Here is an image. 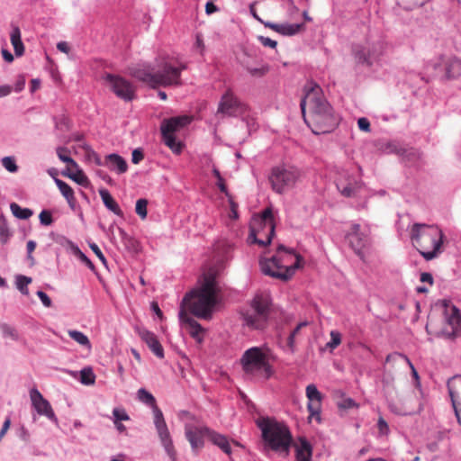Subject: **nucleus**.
Instances as JSON below:
<instances>
[{
  "label": "nucleus",
  "instance_id": "8",
  "mask_svg": "<svg viewBox=\"0 0 461 461\" xmlns=\"http://www.w3.org/2000/svg\"><path fill=\"white\" fill-rule=\"evenodd\" d=\"M249 240L252 243L266 247L275 234V222L271 208H266L261 215L254 216L250 221Z\"/></svg>",
  "mask_w": 461,
  "mask_h": 461
},
{
  "label": "nucleus",
  "instance_id": "34",
  "mask_svg": "<svg viewBox=\"0 0 461 461\" xmlns=\"http://www.w3.org/2000/svg\"><path fill=\"white\" fill-rule=\"evenodd\" d=\"M137 395H138V399L141 402H143V403H145V404H147V405H149V406H150L152 408L153 414H154V417H155L156 416V411L157 410H160L158 407L157 403H156L155 397L149 392L145 390L144 388H140L138 391Z\"/></svg>",
  "mask_w": 461,
  "mask_h": 461
},
{
  "label": "nucleus",
  "instance_id": "23",
  "mask_svg": "<svg viewBox=\"0 0 461 461\" xmlns=\"http://www.w3.org/2000/svg\"><path fill=\"white\" fill-rule=\"evenodd\" d=\"M211 430L206 427H187L185 437L193 449L201 448L203 445V437L208 436Z\"/></svg>",
  "mask_w": 461,
  "mask_h": 461
},
{
  "label": "nucleus",
  "instance_id": "51",
  "mask_svg": "<svg viewBox=\"0 0 461 461\" xmlns=\"http://www.w3.org/2000/svg\"><path fill=\"white\" fill-rule=\"evenodd\" d=\"M39 219L41 223L45 226H49L53 222L51 212L48 210L41 211Z\"/></svg>",
  "mask_w": 461,
  "mask_h": 461
},
{
  "label": "nucleus",
  "instance_id": "1",
  "mask_svg": "<svg viewBox=\"0 0 461 461\" xmlns=\"http://www.w3.org/2000/svg\"><path fill=\"white\" fill-rule=\"evenodd\" d=\"M409 366L415 376L418 375L410 359L403 354L393 352L386 357L384 366L383 391L390 410L399 415H411L420 411L421 404L414 392L399 393L394 386L393 373Z\"/></svg>",
  "mask_w": 461,
  "mask_h": 461
},
{
  "label": "nucleus",
  "instance_id": "32",
  "mask_svg": "<svg viewBox=\"0 0 461 461\" xmlns=\"http://www.w3.org/2000/svg\"><path fill=\"white\" fill-rule=\"evenodd\" d=\"M312 447L306 439H301L296 450V461H312Z\"/></svg>",
  "mask_w": 461,
  "mask_h": 461
},
{
  "label": "nucleus",
  "instance_id": "30",
  "mask_svg": "<svg viewBox=\"0 0 461 461\" xmlns=\"http://www.w3.org/2000/svg\"><path fill=\"white\" fill-rule=\"evenodd\" d=\"M55 183H56L59 190L62 194V195L67 200L69 206L72 209H74L76 203H77V199L75 197L74 191L71 188V186H69L66 182H64L59 178H55Z\"/></svg>",
  "mask_w": 461,
  "mask_h": 461
},
{
  "label": "nucleus",
  "instance_id": "57",
  "mask_svg": "<svg viewBox=\"0 0 461 461\" xmlns=\"http://www.w3.org/2000/svg\"><path fill=\"white\" fill-rule=\"evenodd\" d=\"M259 41L261 44L265 47H269L272 49H275L277 45V42L268 37L259 36L258 37Z\"/></svg>",
  "mask_w": 461,
  "mask_h": 461
},
{
  "label": "nucleus",
  "instance_id": "11",
  "mask_svg": "<svg viewBox=\"0 0 461 461\" xmlns=\"http://www.w3.org/2000/svg\"><path fill=\"white\" fill-rule=\"evenodd\" d=\"M346 240L354 252L364 260V250L371 245L370 227L368 225L361 226L358 223H352L346 233Z\"/></svg>",
  "mask_w": 461,
  "mask_h": 461
},
{
  "label": "nucleus",
  "instance_id": "19",
  "mask_svg": "<svg viewBox=\"0 0 461 461\" xmlns=\"http://www.w3.org/2000/svg\"><path fill=\"white\" fill-rule=\"evenodd\" d=\"M447 389L455 414L461 425V375H456L449 379Z\"/></svg>",
  "mask_w": 461,
  "mask_h": 461
},
{
  "label": "nucleus",
  "instance_id": "62",
  "mask_svg": "<svg viewBox=\"0 0 461 461\" xmlns=\"http://www.w3.org/2000/svg\"><path fill=\"white\" fill-rule=\"evenodd\" d=\"M229 201H230V212H231V214H230V217L231 218H237L238 217V204L236 203L233 202L231 196L229 194Z\"/></svg>",
  "mask_w": 461,
  "mask_h": 461
},
{
  "label": "nucleus",
  "instance_id": "18",
  "mask_svg": "<svg viewBox=\"0 0 461 461\" xmlns=\"http://www.w3.org/2000/svg\"><path fill=\"white\" fill-rule=\"evenodd\" d=\"M30 398L32 404L40 415H44L50 420H57L56 415L52 410L50 403L42 396L36 389L30 391Z\"/></svg>",
  "mask_w": 461,
  "mask_h": 461
},
{
  "label": "nucleus",
  "instance_id": "49",
  "mask_svg": "<svg viewBox=\"0 0 461 461\" xmlns=\"http://www.w3.org/2000/svg\"><path fill=\"white\" fill-rule=\"evenodd\" d=\"M2 165L7 171L11 173H14L18 170V167L15 163V160L11 157H5L2 159Z\"/></svg>",
  "mask_w": 461,
  "mask_h": 461
},
{
  "label": "nucleus",
  "instance_id": "33",
  "mask_svg": "<svg viewBox=\"0 0 461 461\" xmlns=\"http://www.w3.org/2000/svg\"><path fill=\"white\" fill-rule=\"evenodd\" d=\"M11 43L14 47L16 56H22L24 52V46L21 40V31L19 27L14 26L11 33Z\"/></svg>",
  "mask_w": 461,
  "mask_h": 461
},
{
  "label": "nucleus",
  "instance_id": "45",
  "mask_svg": "<svg viewBox=\"0 0 461 461\" xmlns=\"http://www.w3.org/2000/svg\"><path fill=\"white\" fill-rule=\"evenodd\" d=\"M307 323L306 322H301L299 323L295 328L294 330L291 332V334L289 335L288 339H287V347L290 348V350L292 352L294 351V348H295V338L296 336L298 335V333L300 332L301 329L304 326H306Z\"/></svg>",
  "mask_w": 461,
  "mask_h": 461
},
{
  "label": "nucleus",
  "instance_id": "12",
  "mask_svg": "<svg viewBox=\"0 0 461 461\" xmlns=\"http://www.w3.org/2000/svg\"><path fill=\"white\" fill-rule=\"evenodd\" d=\"M242 106V103L238 96L231 89L228 88L220 99L216 116L221 118L236 117L241 111Z\"/></svg>",
  "mask_w": 461,
  "mask_h": 461
},
{
  "label": "nucleus",
  "instance_id": "6",
  "mask_svg": "<svg viewBox=\"0 0 461 461\" xmlns=\"http://www.w3.org/2000/svg\"><path fill=\"white\" fill-rule=\"evenodd\" d=\"M303 259L299 254L280 245L276 256L260 260V267L265 275L286 281L303 267Z\"/></svg>",
  "mask_w": 461,
  "mask_h": 461
},
{
  "label": "nucleus",
  "instance_id": "2",
  "mask_svg": "<svg viewBox=\"0 0 461 461\" xmlns=\"http://www.w3.org/2000/svg\"><path fill=\"white\" fill-rule=\"evenodd\" d=\"M300 107L305 123L314 134L331 132L339 125V117L323 95L321 87L308 82L303 88Z\"/></svg>",
  "mask_w": 461,
  "mask_h": 461
},
{
  "label": "nucleus",
  "instance_id": "25",
  "mask_svg": "<svg viewBox=\"0 0 461 461\" xmlns=\"http://www.w3.org/2000/svg\"><path fill=\"white\" fill-rule=\"evenodd\" d=\"M139 336L158 357H164L163 347L153 332H150L147 330H139Z\"/></svg>",
  "mask_w": 461,
  "mask_h": 461
},
{
  "label": "nucleus",
  "instance_id": "9",
  "mask_svg": "<svg viewBox=\"0 0 461 461\" xmlns=\"http://www.w3.org/2000/svg\"><path fill=\"white\" fill-rule=\"evenodd\" d=\"M302 173L294 166L279 165L272 168L269 182L277 194H284L295 186L301 180Z\"/></svg>",
  "mask_w": 461,
  "mask_h": 461
},
{
  "label": "nucleus",
  "instance_id": "56",
  "mask_svg": "<svg viewBox=\"0 0 461 461\" xmlns=\"http://www.w3.org/2000/svg\"><path fill=\"white\" fill-rule=\"evenodd\" d=\"M143 158L144 154L140 149H136L132 151L131 161L133 164H139Z\"/></svg>",
  "mask_w": 461,
  "mask_h": 461
},
{
  "label": "nucleus",
  "instance_id": "14",
  "mask_svg": "<svg viewBox=\"0 0 461 461\" xmlns=\"http://www.w3.org/2000/svg\"><path fill=\"white\" fill-rule=\"evenodd\" d=\"M154 424L160 439V442L167 452V456L170 457L171 461L176 460V451L174 447L169 430L167 429V423L164 420L163 413L161 410L156 411V416L154 417Z\"/></svg>",
  "mask_w": 461,
  "mask_h": 461
},
{
  "label": "nucleus",
  "instance_id": "4",
  "mask_svg": "<svg viewBox=\"0 0 461 461\" xmlns=\"http://www.w3.org/2000/svg\"><path fill=\"white\" fill-rule=\"evenodd\" d=\"M216 281L212 276L204 277L200 288L186 294L181 303V309L197 318L209 320L217 303Z\"/></svg>",
  "mask_w": 461,
  "mask_h": 461
},
{
  "label": "nucleus",
  "instance_id": "52",
  "mask_svg": "<svg viewBox=\"0 0 461 461\" xmlns=\"http://www.w3.org/2000/svg\"><path fill=\"white\" fill-rule=\"evenodd\" d=\"M357 406L358 405L356 403V402L351 398H343L338 402V407L343 410H348Z\"/></svg>",
  "mask_w": 461,
  "mask_h": 461
},
{
  "label": "nucleus",
  "instance_id": "48",
  "mask_svg": "<svg viewBox=\"0 0 461 461\" xmlns=\"http://www.w3.org/2000/svg\"><path fill=\"white\" fill-rule=\"evenodd\" d=\"M57 155L61 161L67 164L68 162H72L73 164H75V160L72 158H70L69 150L67 148L59 147L57 149Z\"/></svg>",
  "mask_w": 461,
  "mask_h": 461
},
{
  "label": "nucleus",
  "instance_id": "42",
  "mask_svg": "<svg viewBox=\"0 0 461 461\" xmlns=\"http://www.w3.org/2000/svg\"><path fill=\"white\" fill-rule=\"evenodd\" d=\"M165 144L170 148L173 151L179 153L182 149V146L179 142H176V137L172 133L162 134Z\"/></svg>",
  "mask_w": 461,
  "mask_h": 461
},
{
  "label": "nucleus",
  "instance_id": "26",
  "mask_svg": "<svg viewBox=\"0 0 461 461\" xmlns=\"http://www.w3.org/2000/svg\"><path fill=\"white\" fill-rule=\"evenodd\" d=\"M271 299L267 294H256L251 302V309L267 317L269 315Z\"/></svg>",
  "mask_w": 461,
  "mask_h": 461
},
{
  "label": "nucleus",
  "instance_id": "47",
  "mask_svg": "<svg viewBox=\"0 0 461 461\" xmlns=\"http://www.w3.org/2000/svg\"><path fill=\"white\" fill-rule=\"evenodd\" d=\"M212 174L217 178V186L219 187L220 191L224 193L226 196H229L227 186L224 183L223 177L221 176L220 171L217 168H213Z\"/></svg>",
  "mask_w": 461,
  "mask_h": 461
},
{
  "label": "nucleus",
  "instance_id": "29",
  "mask_svg": "<svg viewBox=\"0 0 461 461\" xmlns=\"http://www.w3.org/2000/svg\"><path fill=\"white\" fill-rule=\"evenodd\" d=\"M99 194L102 198L104 204L109 209L111 212L115 213L118 216L122 215V211L121 210L117 202L113 199L108 190L101 189L99 190Z\"/></svg>",
  "mask_w": 461,
  "mask_h": 461
},
{
  "label": "nucleus",
  "instance_id": "5",
  "mask_svg": "<svg viewBox=\"0 0 461 461\" xmlns=\"http://www.w3.org/2000/svg\"><path fill=\"white\" fill-rule=\"evenodd\" d=\"M410 237L412 246L426 260H432L442 252L444 234L436 225L414 223Z\"/></svg>",
  "mask_w": 461,
  "mask_h": 461
},
{
  "label": "nucleus",
  "instance_id": "21",
  "mask_svg": "<svg viewBox=\"0 0 461 461\" xmlns=\"http://www.w3.org/2000/svg\"><path fill=\"white\" fill-rule=\"evenodd\" d=\"M179 319L190 336L196 341L202 342L204 330L201 324L190 317L185 309H180Z\"/></svg>",
  "mask_w": 461,
  "mask_h": 461
},
{
  "label": "nucleus",
  "instance_id": "17",
  "mask_svg": "<svg viewBox=\"0 0 461 461\" xmlns=\"http://www.w3.org/2000/svg\"><path fill=\"white\" fill-rule=\"evenodd\" d=\"M433 66L435 69L444 68L446 79H455L461 75V60L456 57H440Z\"/></svg>",
  "mask_w": 461,
  "mask_h": 461
},
{
  "label": "nucleus",
  "instance_id": "54",
  "mask_svg": "<svg viewBox=\"0 0 461 461\" xmlns=\"http://www.w3.org/2000/svg\"><path fill=\"white\" fill-rule=\"evenodd\" d=\"M377 428L381 435H387L389 433V426L384 418L380 417L377 421Z\"/></svg>",
  "mask_w": 461,
  "mask_h": 461
},
{
  "label": "nucleus",
  "instance_id": "55",
  "mask_svg": "<svg viewBox=\"0 0 461 461\" xmlns=\"http://www.w3.org/2000/svg\"><path fill=\"white\" fill-rule=\"evenodd\" d=\"M37 295L45 307H48V308L51 307L52 302L46 293H44L42 291H38Z\"/></svg>",
  "mask_w": 461,
  "mask_h": 461
},
{
  "label": "nucleus",
  "instance_id": "35",
  "mask_svg": "<svg viewBox=\"0 0 461 461\" xmlns=\"http://www.w3.org/2000/svg\"><path fill=\"white\" fill-rule=\"evenodd\" d=\"M245 69L253 77H263L269 72V66L267 64H262L258 67H252L249 64L244 65Z\"/></svg>",
  "mask_w": 461,
  "mask_h": 461
},
{
  "label": "nucleus",
  "instance_id": "31",
  "mask_svg": "<svg viewBox=\"0 0 461 461\" xmlns=\"http://www.w3.org/2000/svg\"><path fill=\"white\" fill-rule=\"evenodd\" d=\"M209 438L214 445L218 446L225 454L229 456L231 454L230 445L229 443L228 438L225 436L211 430V432H209Z\"/></svg>",
  "mask_w": 461,
  "mask_h": 461
},
{
  "label": "nucleus",
  "instance_id": "36",
  "mask_svg": "<svg viewBox=\"0 0 461 461\" xmlns=\"http://www.w3.org/2000/svg\"><path fill=\"white\" fill-rule=\"evenodd\" d=\"M394 151L410 161H415L421 158V152L416 149L395 148Z\"/></svg>",
  "mask_w": 461,
  "mask_h": 461
},
{
  "label": "nucleus",
  "instance_id": "24",
  "mask_svg": "<svg viewBox=\"0 0 461 461\" xmlns=\"http://www.w3.org/2000/svg\"><path fill=\"white\" fill-rule=\"evenodd\" d=\"M191 122V117L184 115L172 117L167 120H164L161 123V134H174L176 131H179L185 125Z\"/></svg>",
  "mask_w": 461,
  "mask_h": 461
},
{
  "label": "nucleus",
  "instance_id": "7",
  "mask_svg": "<svg viewBox=\"0 0 461 461\" xmlns=\"http://www.w3.org/2000/svg\"><path fill=\"white\" fill-rule=\"evenodd\" d=\"M257 425L262 432L264 441L273 451L285 456L289 454L293 437L287 426L271 418L258 419Z\"/></svg>",
  "mask_w": 461,
  "mask_h": 461
},
{
  "label": "nucleus",
  "instance_id": "22",
  "mask_svg": "<svg viewBox=\"0 0 461 461\" xmlns=\"http://www.w3.org/2000/svg\"><path fill=\"white\" fill-rule=\"evenodd\" d=\"M338 190L345 197H351L356 194L361 185L351 176L345 174L336 180Z\"/></svg>",
  "mask_w": 461,
  "mask_h": 461
},
{
  "label": "nucleus",
  "instance_id": "39",
  "mask_svg": "<svg viewBox=\"0 0 461 461\" xmlns=\"http://www.w3.org/2000/svg\"><path fill=\"white\" fill-rule=\"evenodd\" d=\"M354 54L359 63H366L368 65L372 63L373 55L367 52L364 47H357L354 50Z\"/></svg>",
  "mask_w": 461,
  "mask_h": 461
},
{
  "label": "nucleus",
  "instance_id": "38",
  "mask_svg": "<svg viewBox=\"0 0 461 461\" xmlns=\"http://www.w3.org/2000/svg\"><path fill=\"white\" fill-rule=\"evenodd\" d=\"M10 210L12 213L18 219L27 220L32 215V211L28 208H22L16 203L10 204Z\"/></svg>",
  "mask_w": 461,
  "mask_h": 461
},
{
  "label": "nucleus",
  "instance_id": "44",
  "mask_svg": "<svg viewBox=\"0 0 461 461\" xmlns=\"http://www.w3.org/2000/svg\"><path fill=\"white\" fill-rule=\"evenodd\" d=\"M0 330L5 338L11 339L12 340H17L19 339L17 330L6 323H2L0 325Z\"/></svg>",
  "mask_w": 461,
  "mask_h": 461
},
{
  "label": "nucleus",
  "instance_id": "46",
  "mask_svg": "<svg viewBox=\"0 0 461 461\" xmlns=\"http://www.w3.org/2000/svg\"><path fill=\"white\" fill-rule=\"evenodd\" d=\"M147 206H148V201L146 199H139L136 202V207L135 211L136 213L142 219H146L147 217Z\"/></svg>",
  "mask_w": 461,
  "mask_h": 461
},
{
  "label": "nucleus",
  "instance_id": "50",
  "mask_svg": "<svg viewBox=\"0 0 461 461\" xmlns=\"http://www.w3.org/2000/svg\"><path fill=\"white\" fill-rule=\"evenodd\" d=\"M330 341L327 344V346L331 348V349H334L336 348L340 343H341V335L339 332L338 331H334L332 330L330 332Z\"/></svg>",
  "mask_w": 461,
  "mask_h": 461
},
{
  "label": "nucleus",
  "instance_id": "53",
  "mask_svg": "<svg viewBox=\"0 0 461 461\" xmlns=\"http://www.w3.org/2000/svg\"><path fill=\"white\" fill-rule=\"evenodd\" d=\"M113 414L115 421L129 420H130L129 415L122 409H118V408L113 409Z\"/></svg>",
  "mask_w": 461,
  "mask_h": 461
},
{
  "label": "nucleus",
  "instance_id": "28",
  "mask_svg": "<svg viewBox=\"0 0 461 461\" xmlns=\"http://www.w3.org/2000/svg\"><path fill=\"white\" fill-rule=\"evenodd\" d=\"M243 319L246 325L249 328L260 330L266 326L268 317L256 312L251 309V312H247L243 314Z\"/></svg>",
  "mask_w": 461,
  "mask_h": 461
},
{
  "label": "nucleus",
  "instance_id": "27",
  "mask_svg": "<svg viewBox=\"0 0 461 461\" xmlns=\"http://www.w3.org/2000/svg\"><path fill=\"white\" fill-rule=\"evenodd\" d=\"M105 167L111 171H115L117 174H124L128 170L126 160L122 156L115 153L106 156Z\"/></svg>",
  "mask_w": 461,
  "mask_h": 461
},
{
  "label": "nucleus",
  "instance_id": "59",
  "mask_svg": "<svg viewBox=\"0 0 461 461\" xmlns=\"http://www.w3.org/2000/svg\"><path fill=\"white\" fill-rule=\"evenodd\" d=\"M89 158H93L95 163L97 165V166H104L105 167V163H106V156L104 157V159L103 160L100 156L95 152V151H91L89 153Z\"/></svg>",
  "mask_w": 461,
  "mask_h": 461
},
{
  "label": "nucleus",
  "instance_id": "3",
  "mask_svg": "<svg viewBox=\"0 0 461 461\" xmlns=\"http://www.w3.org/2000/svg\"><path fill=\"white\" fill-rule=\"evenodd\" d=\"M186 66L173 58H160L156 65H140L131 69V75L149 86H171L181 85V72Z\"/></svg>",
  "mask_w": 461,
  "mask_h": 461
},
{
  "label": "nucleus",
  "instance_id": "60",
  "mask_svg": "<svg viewBox=\"0 0 461 461\" xmlns=\"http://www.w3.org/2000/svg\"><path fill=\"white\" fill-rule=\"evenodd\" d=\"M90 248L92 249V251L95 254V256L103 262V263H105L106 262V259L103 254V252L101 251V249H99V247L95 244V243H93V244H90Z\"/></svg>",
  "mask_w": 461,
  "mask_h": 461
},
{
  "label": "nucleus",
  "instance_id": "63",
  "mask_svg": "<svg viewBox=\"0 0 461 461\" xmlns=\"http://www.w3.org/2000/svg\"><path fill=\"white\" fill-rule=\"evenodd\" d=\"M57 48L59 51L61 52H64L66 54H68L69 50H70V48L68 46V43L66 42V41H59L58 44H57Z\"/></svg>",
  "mask_w": 461,
  "mask_h": 461
},
{
  "label": "nucleus",
  "instance_id": "16",
  "mask_svg": "<svg viewBox=\"0 0 461 461\" xmlns=\"http://www.w3.org/2000/svg\"><path fill=\"white\" fill-rule=\"evenodd\" d=\"M249 9H250L251 14L253 15V17L255 19H257L258 22L263 23L266 27L270 28L271 30H273L276 32H278V33H280L282 35L292 36V35H294V34L300 32L301 31H303L304 29V24L303 23H293V24H290V23H281V24H277V23H269V22L265 23L258 15L254 5H251Z\"/></svg>",
  "mask_w": 461,
  "mask_h": 461
},
{
  "label": "nucleus",
  "instance_id": "41",
  "mask_svg": "<svg viewBox=\"0 0 461 461\" xmlns=\"http://www.w3.org/2000/svg\"><path fill=\"white\" fill-rule=\"evenodd\" d=\"M69 337L81 346L91 347L90 340L83 332L78 330H68Z\"/></svg>",
  "mask_w": 461,
  "mask_h": 461
},
{
  "label": "nucleus",
  "instance_id": "61",
  "mask_svg": "<svg viewBox=\"0 0 461 461\" xmlns=\"http://www.w3.org/2000/svg\"><path fill=\"white\" fill-rule=\"evenodd\" d=\"M76 254L78 256V258L81 259V261H83L84 263H86V265L93 269L94 268V265L93 263L91 262V260L80 250V249H77V252Z\"/></svg>",
  "mask_w": 461,
  "mask_h": 461
},
{
  "label": "nucleus",
  "instance_id": "40",
  "mask_svg": "<svg viewBox=\"0 0 461 461\" xmlns=\"http://www.w3.org/2000/svg\"><path fill=\"white\" fill-rule=\"evenodd\" d=\"M80 382L86 385H92L95 382V375L91 367H85L80 371Z\"/></svg>",
  "mask_w": 461,
  "mask_h": 461
},
{
  "label": "nucleus",
  "instance_id": "64",
  "mask_svg": "<svg viewBox=\"0 0 461 461\" xmlns=\"http://www.w3.org/2000/svg\"><path fill=\"white\" fill-rule=\"evenodd\" d=\"M420 281L423 283H429L430 285H433V277L431 274L424 272L420 275Z\"/></svg>",
  "mask_w": 461,
  "mask_h": 461
},
{
  "label": "nucleus",
  "instance_id": "20",
  "mask_svg": "<svg viewBox=\"0 0 461 461\" xmlns=\"http://www.w3.org/2000/svg\"><path fill=\"white\" fill-rule=\"evenodd\" d=\"M305 391L309 401L307 409L310 412V417H316L320 420L322 395L312 384H308Z\"/></svg>",
  "mask_w": 461,
  "mask_h": 461
},
{
  "label": "nucleus",
  "instance_id": "43",
  "mask_svg": "<svg viewBox=\"0 0 461 461\" xmlns=\"http://www.w3.org/2000/svg\"><path fill=\"white\" fill-rule=\"evenodd\" d=\"M32 278L25 276H18L16 278L17 289L24 295L29 294L28 285L32 283Z\"/></svg>",
  "mask_w": 461,
  "mask_h": 461
},
{
  "label": "nucleus",
  "instance_id": "37",
  "mask_svg": "<svg viewBox=\"0 0 461 461\" xmlns=\"http://www.w3.org/2000/svg\"><path fill=\"white\" fill-rule=\"evenodd\" d=\"M62 175L69 177L70 179L85 187L88 186L89 185L88 177L86 176L82 169L75 172H63Z\"/></svg>",
  "mask_w": 461,
  "mask_h": 461
},
{
  "label": "nucleus",
  "instance_id": "58",
  "mask_svg": "<svg viewBox=\"0 0 461 461\" xmlns=\"http://www.w3.org/2000/svg\"><path fill=\"white\" fill-rule=\"evenodd\" d=\"M357 125L361 131H366V132L370 131V122L366 118H365V117L359 118L357 121Z\"/></svg>",
  "mask_w": 461,
  "mask_h": 461
},
{
  "label": "nucleus",
  "instance_id": "15",
  "mask_svg": "<svg viewBox=\"0 0 461 461\" xmlns=\"http://www.w3.org/2000/svg\"><path fill=\"white\" fill-rule=\"evenodd\" d=\"M111 90L117 97L128 102L135 97V87L125 78L112 74L105 76Z\"/></svg>",
  "mask_w": 461,
  "mask_h": 461
},
{
  "label": "nucleus",
  "instance_id": "10",
  "mask_svg": "<svg viewBox=\"0 0 461 461\" xmlns=\"http://www.w3.org/2000/svg\"><path fill=\"white\" fill-rule=\"evenodd\" d=\"M240 364L244 373L248 375L254 376L264 373L265 377L268 378L272 374L266 354L257 347L244 352L240 358Z\"/></svg>",
  "mask_w": 461,
  "mask_h": 461
},
{
  "label": "nucleus",
  "instance_id": "13",
  "mask_svg": "<svg viewBox=\"0 0 461 461\" xmlns=\"http://www.w3.org/2000/svg\"><path fill=\"white\" fill-rule=\"evenodd\" d=\"M440 334L447 339H455L461 336V313L456 306L446 308Z\"/></svg>",
  "mask_w": 461,
  "mask_h": 461
}]
</instances>
